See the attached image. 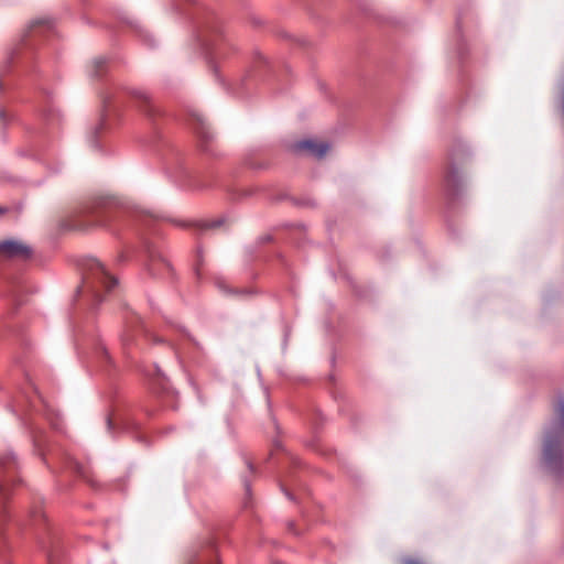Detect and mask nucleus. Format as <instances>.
I'll use <instances>...</instances> for the list:
<instances>
[{
	"mask_svg": "<svg viewBox=\"0 0 564 564\" xmlns=\"http://www.w3.org/2000/svg\"><path fill=\"white\" fill-rule=\"evenodd\" d=\"M540 467L556 482L564 477V398L556 400L553 416L544 429Z\"/></svg>",
	"mask_w": 564,
	"mask_h": 564,
	"instance_id": "1",
	"label": "nucleus"
},
{
	"mask_svg": "<svg viewBox=\"0 0 564 564\" xmlns=\"http://www.w3.org/2000/svg\"><path fill=\"white\" fill-rule=\"evenodd\" d=\"M221 224V220H217L210 224V227H217Z\"/></svg>",
	"mask_w": 564,
	"mask_h": 564,
	"instance_id": "12",
	"label": "nucleus"
},
{
	"mask_svg": "<svg viewBox=\"0 0 564 564\" xmlns=\"http://www.w3.org/2000/svg\"><path fill=\"white\" fill-rule=\"evenodd\" d=\"M197 127H195V130L196 132L202 137V138H208V133L205 132L204 130V122L200 118H197Z\"/></svg>",
	"mask_w": 564,
	"mask_h": 564,
	"instance_id": "10",
	"label": "nucleus"
},
{
	"mask_svg": "<svg viewBox=\"0 0 564 564\" xmlns=\"http://www.w3.org/2000/svg\"><path fill=\"white\" fill-rule=\"evenodd\" d=\"M299 151H307L316 159H323L329 151V144L326 142H316L312 140L301 141L296 144Z\"/></svg>",
	"mask_w": 564,
	"mask_h": 564,
	"instance_id": "3",
	"label": "nucleus"
},
{
	"mask_svg": "<svg viewBox=\"0 0 564 564\" xmlns=\"http://www.w3.org/2000/svg\"><path fill=\"white\" fill-rule=\"evenodd\" d=\"M51 21L46 18H39L30 21V23L26 25L24 32H23V41L32 36L34 34H37V32L44 28H50Z\"/></svg>",
	"mask_w": 564,
	"mask_h": 564,
	"instance_id": "6",
	"label": "nucleus"
},
{
	"mask_svg": "<svg viewBox=\"0 0 564 564\" xmlns=\"http://www.w3.org/2000/svg\"><path fill=\"white\" fill-rule=\"evenodd\" d=\"M404 564H421V563L415 560L409 558V560L404 561Z\"/></svg>",
	"mask_w": 564,
	"mask_h": 564,
	"instance_id": "11",
	"label": "nucleus"
},
{
	"mask_svg": "<svg viewBox=\"0 0 564 564\" xmlns=\"http://www.w3.org/2000/svg\"><path fill=\"white\" fill-rule=\"evenodd\" d=\"M117 280L111 276L104 264L96 259H90L85 264L84 289L88 291L96 303L102 301L100 289L109 291L116 285Z\"/></svg>",
	"mask_w": 564,
	"mask_h": 564,
	"instance_id": "2",
	"label": "nucleus"
},
{
	"mask_svg": "<svg viewBox=\"0 0 564 564\" xmlns=\"http://www.w3.org/2000/svg\"><path fill=\"white\" fill-rule=\"evenodd\" d=\"M111 424H112L111 420H110V419H108V427H109V429L111 427Z\"/></svg>",
	"mask_w": 564,
	"mask_h": 564,
	"instance_id": "13",
	"label": "nucleus"
},
{
	"mask_svg": "<svg viewBox=\"0 0 564 564\" xmlns=\"http://www.w3.org/2000/svg\"><path fill=\"white\" fill-rule=\"evenodd\" d=\"M167 263L161 257V254L151 252L150 253V263L148 264V271L151 275L156 276L160 275L159 267L167 268Z\"/></svg>",
	"mask_w": 564,
	"mask_h": 564,
	"instance_id": "7",
	"label": "nucleus"
},
{
	"mask_svg": "<svg viewBox=\"0 0 564 564\" xmlns=\"http://www.w3.org/2000/svg\"><path fill=\"white\" fill-rule=\"evenodd\" d=\"M0 253L7 257H28L30 248L15 240H6L0 242Z\"/></svg>",
	"mask_w": 564,
	"mask_h": 564,
	"instance_id": "4",
	"label": "nucleus"
},
{
	"mask_svg": "<svg viewBox=\"0 0 564 564\" xmlns=\"http://www.w3.org/2000/svg\"><path fill=\"white\" fill-rule=\"evenodd\" d=\"M107 68V61L105 57H95L90 61L87 66V73L91 78L100 77Z\"/></svg>",
	"mask_w": 564,
	"mask_h": 564,
	"instance_id": "5",
	"label": "nucleus"
},
{
	"mask_svg": "<svg viewBox=\"0 0 564 564\" xmlns=\"http://www.w3.org/2000/svg\"><path fill=\"white\" fill-rule=\"evenodd\" d=\"M446 183L449 187H456L458 181H459V173L457 167L455 166L454 162L451 164L446 176H445Z\"/></svg>",
	"mask_w": 564,
	"mask_h": 564,
	"instance_id": "9",
	"label": "nucleus"
},
{
	"mask_svg": "<svg viewBox=\"0 0 564 564\" xmlns=\"http://www.w3.org/2000/svg\"><path fill=\"white\" fill-rule=\"evenodd\" d=\"M128 94L137 101H140V108L143 111L148 112V110L145 108H143V104H144V106L148 105L150 102V98L144 91H142L140 89L132 88V89L128 90Z\"/></svg>",
	"mask_w": 564,
	"mask_h": 564,
	"instance_id": "8",
	"label": "nucleus"
}]
</instances>
